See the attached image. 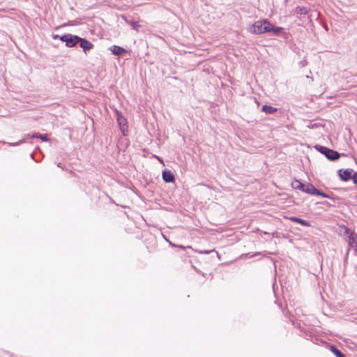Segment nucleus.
Listing matches in <instances>:
<instances>
[{
    "instance_id": "obj_3",
    "label": "nucleus",
    "mask_w": 357,
    "mask_h": 357,
    "mask_svg": "<svg viewBox=\"0 0 357 357\" xmlns=\"http://www.w3.org/2000/svg\"><path fill=\"white\" fill-rule=\"evenodd\" d=\"M291 186L294 189L299 190L302 192H304L310 195H313V192L315 189L314 186L311 183H303L302 182L297 179H295L291 183Z\"/></svg>"
},
{
    "instance_id": "obj_27",
    "label": "nucleus",
    "mask_w": 357,
    "mask_h": 357,
    "mask_svg": "<svg viewBox=\"0 0 357 357\" xmlns=\"http://www.w3.org/2000/svg\"><path fill=\"white\" fill-rule=\"evenodd\" d=\"M162 236H163V238H164L167 241H168L167 238H166V236H165L163 234H162Z\"/></svg>"
},
{
    "instance_id": "obj_12",
    "label": "nucleus",
    "mask_w": 357,
    "mask_h": 357,
    "mask_svg": "<svg viewBox=\"0 0 357 357\" xmlns=\"http://www.w3.org/2000/svg\"><path fill=\"white\" fill-rule=\"evenodd\" d=\"M339 176L343 181H348L351 178V170L349 169H340L339 170Z\"/></svg>"
},
{
    "instance_id": "obj_2",
    "label": "nucleus",
    "mask_w": 357,
    "mask_h": 357,
    "mask_svg": "<svg viewBox=\"0 0 357 357\" xmlns=\"http://www.w3.org/2000/svg\"><path fill=\"white\" fill-rule=\"evenodd\" d=\"M271 27L272 24L268 20L257 21L252 25L251 31L257 34L264 33L269 31Z\"/></svg>"
},
{
    "instance_id": "obj_15",
    "label": "nucleus",
    "mask_w": 357,
    "mask_h": 357,
    "mask_svg": "<svg viewBox=\"0 0 357 357\" xmlns=\"http://www.w3.org/2000/svg\"><path fill=\"white\" fill-rule=\"evenodd\" d=\"M289 220L292 222L300 223L301 225L305 226V227L310 226V224L308 221L303 220V219H300L296 217H290Z\"/></svg>"
},
{
    "instance_id": "obj_9",
    "label": "nucleus",
    "mask_w": 357,
    "mask_h": 357,
    "mask_svg": "<svg viewBox=\"0 0 357 357\" xmlns=\"http://www.w3.org/2000/svg\"><path fill=\"white\" fill-rule=\"evenodd\" d=\"M109 50L112 52L113 55L119 56L123 55L128 52L124 47L116 45L111 46Z\"/></svg>"
},
{
    "instance_id": "obj_7",
    "label": "nucleus",
    "mask_w": 357,
    "mask_h": 357,
    "mask_svg": "<svg viewBox=\"0 0 357 357\" xmlns=\"http://www.w3.org/2000/svg\"><path fill=\"white\" fill-rule=\"evenodd\" d=\"M78 45L82 49L84 53L92 50L94 47L93 44L91 43L89 40L86 39L85 38H82L79 36Z\"/></svg>"
},
{
    "instance_id": "obj_28",
    "label": "nucleus",
    "mask_w": 357,
    "mask_h": 357,
    "mask_svg": "<svg viewBox=\"0 0 357 357\" xmlns=\"http://www.w3.org/2000/svg\"><path fill=\"white\" fill-rule=\"evenodd\" d=\"M57 166H58L59 167H61V163H59V164L57 165Z\"/></svg>"
},
{
    "instance_id": "obj_24",
    "label": "nucleus",
    "mask_w": 357,
    "mask_h": 357,
    "mask_svg": "<svg viewBox=\"0 0 357 357\" xmlns=\"http://www.w3.org/2000/svg\"><path fill=\"white\" fill-rule=\"evenodd\" d=\"M60 37H61V36H59V35H53L52 36V38L54 39H59L60 40Z\"/></svg>"
},
{
    "instance_id": "obj_22",
    "label": "nucleus",
    "mask_w": 357,
    "mask_h": 357,
    "mask_svg": "<svg viewBox=\"0 0 357 357\" xmlns=\"http://www.w3.org/2000/svg\"><path fill=\"white\" fill-rule=\"evenodd\" d=\"M353 181L355 184H357V172L356 173H354L353 177Z\"/></svg>"
},
{
    "instance_id": "obj_20",
    "label": "nucleus",
    "mask_w": 357,
    "mask_h": 357,
    "mask_svg": "<svg viewBox=\"0 0 357 357\" xmlns=\"http://www.w3.org/2000/svg\"><path fill=\"white\" fill-rule=\"evenodd\" d=\"M31 158L36 162H40V159H38V158H35V153L33 152L32 153H31Z\"/></svg>"
},
{
    "instance_id": "obj_1",
    "label": "nucleus",
    "mask_w": 357,
    "mask_h": 357,
    "mask_svg": "<svg viewBox=\"0 0 357 357\" xmlns=\"http://www.w3.org/2000/svg\"><path fill=\"white\" fill-rule=\"evenodd\" d=\"M114 112L120 131L124 137H127L129 135L128 120L121 111L116 109Z\"/></svg>"
},
{
    "instance_id": "obj_16",
    "label": "nucleus",
    "mask_w": 357,
    "mask_h": 357,
    "mask_svg": "<svg viewBox=\"0 0 357 357\" xmlns=\"http://www.w3.org/2000/svg\"><path fill=\"white\" fill-rule=\"evenodd\" d=\"M262 111L266 114H273L277 111V108L265 105L262 107Z\"/></svg>"
},
{
    "instance_id": "obj_26",
    "label": "nucleus",
    "mask_w": 357,
    "mask_h": 357,
    "mask_svg": "<svg viewBox=\"0 0 357 357\" xmlns=\"http://www.w3.org/2000/svg\"><path fill=\"white\" fill-rule=\"evenodd\" d=\"M246 256H247V257H253V255H250V253H247V254H246Z\"/></svg>"
},
{
    "instance_id": "obj_25",
    "label": "nucleus",
    "mask_w": 357,
    "mask_h": 357,
    "mask_svg": "<svg viewBox=\"0 0 357 357\" xmlns=\"http://www.w3.org/2000/svg\"><path fill=\"white\" fill-rule=\"evenodd\" d=\"M264 234H268V236H272L273 234H270V233H267V232H264Z\"/></svg>"
},
{
    "instance_id": "obj_19",
    "label": "nucleus",
    "mask_w": 357,
    "mask_h": 357,
    "mask_svg": "<svg viewBox=\"0 0 357 357\" xmlns=\"http://www.w3.org/2000/svg\"><path fill=\"white\" fill-rule=\"evenodd\" d=\"M24 142V138L22 140H20L17 142H15V143H8L9 146H18L20 144H21L22 143H23Z\"/></svg>"
},
{
    "instance_id": "obj_21",
    "label": "nucleus",
    "mask_w": 357,
    "mask_h": 357,
    "mask_svg": "<svg viewBox=\"0 0 357 357\" xmlns=\"http://www.w3.org/2000/svg\"><path fill=\"white\" fill-rule=\"evenodd\" d=\"M215 251V250H202L200 251L199 252L202 253V254H209L212 252Z\"/></svg>"
},
{
    "instance_id": "obj_10",
    "label": "nucleus",
    "mask_w": 357,
    "mask_h": 357,
    "mask_svg": "<svg viewBox=\"0 0 357 357\" xmlns=\"http://www.w3.org/2000/svg\"><path fill=\"white\" fill-rule=\"evenodd\" d=\"M121 17L126 22V24L131 26L133 30L139 31V28L141 26V25L139 24L138 22L134 21L132 19H130V17H127L124 15H122Z\"/></svg>"
},
{
    "instance_id": "obj_5",
    "label": "nucleus",
    "mask_w": 357,
    "mask_h": 357,
    "mask_svg": "<svg viewBox=\"0 0 357 357\" xmlns=\"http://www.w3.org/2000/svg\"><path fill=\"white\" fill-rule=\"evenodd\" d=\"M317 151L324 154L328 160H335L340 158V153L335 151L328 149L327 147L317 145L315 146Z\"/></svg>"
},
{
    "instance_id": "obj_14",
    "label": "nucleus",
    "mask_w": 357,
    "mask_h": 357,
    "mask_svg": "<svg viewBox=\"0 0 357 357\" xmlns=\"http://www.w3.org/2000/svg\"><path fill=\"white\" fill-rule=\"evenodd\" d=\"M269 29L270 31L268 32L272 33L273 36H279L284 30L282 27L275 26L273 24H272V27Z\"/></svg>"
},
{
    "instance_id": "obj_4",
    "label": "nucleus",
    "mask_w": 357,
    "mask_h": 357,
    "mask_svg": "<svg viewBox=\"0 0 357 357\" xmlns=\"http://www.w3.org/2000/svg\"><path fill=\"white\" fill-rule=\"evenodd\" d=\"M79 36L72 33H64L60 37V40L65 43L68 47H75L78 45Z\"/></svg>"
},
{
    "instance_id": "obj_13",
    "label": "nucleus",
    "mask_w": 357,
    "mask_h": 357,
    "mask_svg": "<svg viewBox=\"0 0 357 357\" xmlns=\"http://www.w3.org/2000/svg\"><path fill=\"white\" fill-rule=\"evenodd\" d=\"M308 8L305 6H296L295 8V13L297 15H305L308 13Z\"/></svg>"
},
{
    "instance_id": "obj_8",
    "label": "nucleus",
    "mask_w": 357,
    "mask_h": 357,
    "mask_svg": "<svg viewBox=\"0 0 357 357\" xmlns=\"http://www.w3.org/2000/svg\"><path fill=\"white\" fill-rule=\"evenodd\" d=\"M162 180L165 183H174L175 181V176L173 172L167 169H165L162 172Z\"/></svg>"
},
{
    "instance_id": "obj_17",
    "label": "nucleus",
    "mask_w": 357,
    "mask_h": 357,
    "mask_svg": "<svg viewBox=\"0 0 357 357\" xmlns=\"http://www.w3.org/2000/svg\"><path fill=\"white\" fill-rule=\"evenodd\" d=\"M331 350L337 357H345L344 355L334 346H331Z\"/></svg>"
},
{
    "instance_id": "obj_6",
    "label": "nucleus",
    "mask_w": 357,
    "mask_h": 357,
    "mask_svg": "<svg viewBox=\"0 0 357 357\" xmlns=\"http://www.w3.org/2000/svg\"><path fill=\"white\" fill-rule=\"evenodd\" d=\"M345 233L349 234L348 236V243L349 245L353 248L355 251H357V234L354 231H350V230L345 227L344 228Z\"/></svg>"
},
{
    "instance_id": "obj_18",
    "label": "nucleus",
    "mask_w": 357,
    "mask_h": 357,
    "mask_svg": "<svg viewBox=\"0 0 357 357\" xmlns=\"http://www.w3.org/2000/svg\"><path fill=\"white\" fill-rule=\"evenodd\" d=\"M313 195H319V196H321V197H323L324 198H331V197L328 195H327V194H326V193H324V192L317 190V188L314 189V191L313 192Z\"/></svg>"
},
{
    "instance_id": "obj_11",
    "label": "nucleus",
    "mask_w": 357,
    "mask_h": 357,
    "mask_svg": "<svg viewBox=\"0 0 357 357\" xmlns=\"http://www.w3.org/2000/svg\"><path fill=\"white\" fill-rule=\"evenodd\" d=\"M25 137L32 139H40L42 142H48L50 140L47 134H40L38 132L29 133Z\"/></svg>"
},
{
    "instance_id": "obj_23",
    "label": "nucleus",
    "mask_w": 357,
    "mask_h": 357,
    "mask_svg": "<svg viewBox=\"0 0 357 357\" xmlns=\"http://www.w3.org/2000/svg\"><path fill=\"white\" fill-rule=\"evenodd\" d=\"M153 156L158 159V160L160 162V163H162L164 165V161L162 160V158L158 156V155H153Z\"/></svg>"
}]
</instances>
